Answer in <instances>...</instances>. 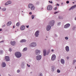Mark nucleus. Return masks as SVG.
<instances>
[{
	"label": "nucleus",
	"instance_id": "1",
	"mask_svg": "<svg viewBox=\"0 0 76 76\" xmlns=\"http://www.w3.org/2000/svg\"><path fill=\"white\" fill-rule=\"evenodd\" d=\"M15 54L17 58H20L22 56V54L19 52H17Z\"/></svg>",
	"mask_w": 76,
	"mask_h": 76
},
{
	"label": "nucleus",
	"instance_id": "2",
	"mask_svg": "<svg viewBox=\"0 0 76 76\" xmlns=\"http://www.w3.org/2000/svg\"><path fill=\"white\" fill-rule=\"evenodd\" d=\"M55 23V21L54 20H52L50 21L48 23V25H50L51 26H53L54 25V23Z\"/></svg>",
	"mask_w": 76,
	"mask_h": 76
},
{
	"label": "nucleus",
	"instance_id": "3",
	"mask_svg": "<svg viewBox=\"0 0 76 76\" xmlns=\"http://www.w3.org/2000/svg\"><path fill=\"white\" fill-rule=\"evenodd\" d=\"M35 53L36 55H39L41 53V50L37 49L35 50Z\"/></svg>",
	"mask_w": 76,
	"mask_h": 76
},
{
	"label": "nucleus",
	"instance_id": "4",
	"mask_svg": "<svg viewBox=\"0 0 76 76\" xmlns=\"http://www.w3.org/2000/svg\"><path fill=\"white\" fill-rule=\"evenodd\" d=\"M42 58V56L41 55H38L36 56V58L37 60L38 61H39V60H41V59Z\"/></svg>",
	"mask_w": 76,
	"mask_h": 76
},
{
	"label": "nucleus",
	"instance_id": "5",
	"mask_svg": "<svg viewBox=\"0 0 76 76\" xmlns=\"http://www.w3.org/2000/svg\"><path fill=\"white\" fill-rule=\"evenodd\" d=\"M52 9H53V6L51 5H48V6L47 9L49 11H51L52 10Z\"/></svg>",
	"mask_w": 76,
	"mask_h": 76
},
{
	"label": "nucleus",
	"instance_id": "6",
	"mask_svg": "<svg viewBox=\"0 0 76 76\" xmlns=\"http://www.w3.org/2000/svg\"><path fill=\"white\" fill-rule=\"evenodd\" d=\"M39 30H37L35 32L34 35L36 37H38L39 35Z\"/></svg>",
	"mask_w": 76,
	"mask_h": 76
},
{
	"label": "nucleus",
	"instance_id": "7",
	"mask_svg": "<svg viewBox=\"0 0 76 76\" xmlns=\"http://www.w3.org/2000/svg\"><path fill=\"white\" fill-rule=\"evenodd\" d=\"M30 45L31 47H35L37 46V43H36L33 42V43H31L30 44Z\"/></svg>",
	"mask_w": 76,
	"mask_h": 76
},
{
	"label": "nucleus",
	"instance_id": "8",
	"mask_svg": "<svg viewBox=\"0 0 76 76\" xmlns=\"http://www.w3.org/2000/svg\"><path fill=\"white\" fill-rule=\"evenodd\" d=\"M56 58V55H53L51 57V60L52 61H54V60H55Z\"/></svg>",
	"mask_w": 76,
	"mask_h": 76
},
{
	"label": "nucleus",
	"instance_id": "9",
	"mask_svg": "<svg viewBox=\"0 0 76 76\" xmlns=\"http://www.w3.org/2000/svg\"><path fill=\"white\" fill-rule=\"evenodd\" d=\"M51 27L49 25H48L46 27V29L47 31H49L51 29Z\"/></svg>",
	"mask_w": 76,
	"mask_h": 76
},
{
	"label": "nucleus",
	"instance_id": "10",
	"mask_svg": "<svg viewBox=\"0 0 76 76\" xmlns=\"http://www.w3.org/2000/svg\"><path fill=\"white\" fill-rule=\"evenodd\" d=\"M70 26V24H66L64 26V28H69Z\"/></svg>",
	"mask_w": 76,
	"mask_h": 76
},
{
	"label": "nucleus",
	"instance_id": "11",
	"mask_svg": "<svg viewBox=\"0 0 76 76\" xmlns=\"http://www.w3.org/2000/svg\"><path fill=\"white\" fill-rule=\"evenodd\" d=\"M12 3V1H8L7 2H6L5 4V6H7V5H9V4H10Z\"/></svg>",
	"mask_w": 76,
	"mask_h": 76
},
{
	"label": "nucleus",
	"instance_id": "12",
	"mask_svg": "<svg viewBox=\"0 0 76 76\" xmlns=\"http://www.w3.org/2000/svg\"><path fill=\"white\" fill-rule=\"evenodd\" d=\"M5 59L7 61H10V58L9 56H6L5 57Z\"/></svg>",
	"mask_w": 76,
	"mask_h": 76
},
{
	"label": "nucleus",
	"instance_id": "13",
	"mask_svg": "<svg viewBox=\"0 0 76 76\" xmlns=\"http://www.w3.org/2000/svg\"><path fill=\"white\" fill-rule=\"evenodd\" d=\"M11 44L12 45V46H15V44H16V42L15 41H11L10 42Z\"/></svg>",
	"mask_w": 76,
	"mask_h": 76
},
{
	"label": "nucleus",
	"instance_id": "14",
	"mask_svg": "<svg viewBox=\"0 0 76 76\" xmlns=\"http://www.w3.org/2000/svg\"><path fill=\"white\" fill-rule=\"evenodd\" d=\"M76 7V5H75L72 6L69 9V10L70 11L71 10H72V9H74Z\"/></svg>",
	"mask_w": 76,
	"mask_h": 76
},
{
	"label": "nucleus",
	"instance_id": "15",
	"mask_svg": "<svg viewBox=\"0 0 76 76\" xmlns=\"http://www.w3.org/2000/svg\"><path fill=\"white\" fill-rule=\"evenodd\" d=\"M65 50L67 51V52H69V47L68 46H66L65 48Z\"/></svg>",
	"mask_w": 76,
	"mask_h": 76
},
{
	"label": "nucleus",
	"instance_id": "16",
	"mask_svg": "<svg viewBox=\"0 0 76 76\" xmlns=\"http://www.w3.org/2000/svg\"><path fill=\"white\" fill-rule=\"evenodd\" d=\"M26 39H22L20 40V43H23V42H26Z\"/></svg>",
	"mask_w": 76,
	"mask_h": 76
},
{
	"label": "nucleus",
	"instance_id": "17",
	"mask_svg": "<svg viewBox=\"0 0 76 76\" xmlns=\"http://www.w3.org/2000/svg\"><path fill=\"white\" fill-rule=\"evenodd\" d=\"M1 66L2 67H5L6 66V63H5V62H3Z\"/></svg>",
	"mask_w": 76,
	"mask_h": 76
},
{
	"label": "nucleus",
	"instance_id": "18",
	"mask_svg": "<svg viewBox=\"0 0 76 76\" xmlns=\"http://www.w3.org/2000/svg\"><path fill=\"white\" fill-rule=\"evenodd\" d=\"M25 26H22L20 27V29L21 31H23L25 29Z\"/></svg>",
	"mask_w": 76,
	"mask_h": 76
},
{
	"label": "nucleus",
	"instance_id": "19",
	"mask_svg": "<svg viewBox=\"0 0 76 76\" xmlns=\"http://www.w3.org/2000/svg\"><path fill=\"white\" fill-rule=\"evenodd\" d=\"M47 54V51L46 50H43V56H45Z\"/></svg>",
	"mask_w": 76,
	"mask_h": 76
},
{
	"label": "nucleus",
	"instance_id": "20",
	"mask_svg": "<svg viewBox=\"0 0 76 76\" xmlns=\"http://www.w3.org/2000/svg\"><path fill=\"white\" fill-rule=\"evenodd\" d=\"M62 64H64L65 63L64 60L63 59H61L60 60Z\"/></svg>",
	"mask_w": 76,
	"mask_h": 76
},
{
	"label": "nucleus",
	"instance_id": "21",
	"mask_svg": "<svg viewBox=\"0 0 76 76\" xmlns=\"http://www.w3.org/2000/svg\"><path fill=\"white\" fill-rule=\"evenodd\" d=\"M33 5H34L32 4H29L28 5V8H30V9H31Z\"/></svg>",
	"mask_w": 76,
	"mask_h": 76
},
{
	"label": "nucleus",
	"instance_id": "22",
	"mask_svg": "<svg viewBox=\"0 0 76 76\" xmlns=\"http://www.w3.org/2000/svg\"><path fill=\"white\" fill-rule=\"evenodd\" d=\"M11 24H12V22L11 21L8 22L7 23V26H10V25Z\"/></svg>",
	"mask_w": 76,
	"mask_h": 76
},
{
	"label": "nucleus",
	"instance_id": "23",
	"mask_svg": "<svg viewBox=\"0 0 76 76\" xmlns=\"http://www.w3.org/2000/svg\"><path fill=\"white\" fill-rule=\"evenodd\" d=\"M31 9V10H35V7L34 6V5H33Z\"/></svg>",
	"mask_w": 76,
	"mask_h": 76
},
{
	"label": "nucleus",
	"instance_id": "24",
	"mask_svg": "<svg viewBox=\"0 0 76 76\" xmlns=\"http://www.w3.org/2000/svg\"><path fill=\"white\" fill-rule=\"evenodd\" d=\"M27 50H28V48H25L23 49V51H27Z\"/></svg>",
	"mask_w": 76,
	"mask_h": 76
},
{
	"label": "nucleus",
	"instance_id": "25",
	"mask_svg": "<svg viewBox=\"0 0 76 76\" xmlns=\"http://www.w3.org/2000/svg\"><path fill=\"white\" fill-rule=\"evenodd\" d=\"M55 68V67H54V66H52V71H53H53H54Z\"/></svg>",
	"mask_w": 76,
	"mask_h": 76
},
{
	"label": "nucleus",
	"instance_id": "26",
	"mask_svg": "<svg viewBox=\"0 0 76 76\" xmlns=\"http://www.w3.org/2000/svg\"><path fill=\"white\" fill-rule=\"evenodd\" d=\"M50 50H48L47 52V53H46V55H48V54H49V53H50Z\"/></svg>",
	"mask_w": 76,
	"mask_h": 76
},
{
	"label": "nucleus",
	"instance_id": "27",
	"mask_svg": "<svg viewBox=\"0 0 76 76\" xmlns=\"http://www.w3.org/2000/svg\"><path fill=\"white\" fill-rule=\"evenodd\" d=\"M8 51H10V52H11V51H12V50L11 48H9Z\"/></svg>",
	"mask_w": 76,
	"mask_h": 76
},
{
	"label": "nucleus",
	"instance_id": "28",
	"mask_svg": "<svg viewBox=\"0 0 76 76\" xmlns=\"http://www.w3.org/2000/svg\"><path fill=\"white\" fill-rule=\"evenodd\" d=\"M16 25L17 26H19V22H18L16 23Z\"/></svg>",
	"mask_w": 76,
	"mask_h": 76
},
{
	"label": "nucleus",
	"instance_id": "29",
	"mask_svg": "<svg viewBox=\"0 0 76 76\" xmlns=\"http://www.w3.org/2000/svg\"><path fill=\"white\" fill-rule=\"evenodd\" d=\"M35 16L34 15H32V16H31V19H34V17H35Z\"/></svg>",
	"mask_w": 76,
	"mask_h": 76
},
{
	"label": "nucleus",
	"instance_id": "30",
	"mask_svg": "<svg viewBox=\"0 0 76 76\" xmlns=\"http://www.w3.org/2000/svg\"><path fill=\"white\" fill-rule=\"evenodd\" d=\"M39 76H43L42 73H40L39 74Z\"/></svg>",
	"mask_w": 76,
	"mask_h": 76
},
{
	"label": "nucleus",
	"instance_id": "31",
	"mask_svg": "<svg viewBox=\"0 0 76 76\" xmlns=\"http://www.w3.org/2000/svg\"><path fill=\"white\" fill-rule=\"evenodd\" d=\"M57 10V7H55L54 8V10Z\"/></svg>",
	"mask_w": 76,
	"mask_h": 76
},
{
	"label": "nucleus",
	"instance_id": "32",
	"mask_svg": "<svg viewBox=\"0 0 76 76\" xmlns=\"http://www.w3.org/2000/svg\"><path fill=\"white\" fill-rule=\"evenodd\" d=\"M59 19H63V17H62L59 16Z\"/></svg>",
	"mask_w": 76,
	"mask_h": 76
},
{
	"label": "nucleus",
	"instance_id": "33",
	"mask_svg": "<svg viewBox=\"0 0 76 76\" xmlns=\"http://www.w3.org/2000/svg\"><path fill=\"white\" fill-rule=\"evenodd\" d=\"M6 8H3L2 9V11H6Z\"/></svg>",
	"mask_w": 76,
	"mask_h": 76
},
{
	"label": "nucleus",
	"instance_id": "34",
	"mask_svg": "<svg viewBox=\"0 0 76 76\" xmlns=\"http://www.w3.org/2000/svg\"><path fill=\"white\" fill-rule=\"evenodd\" d=\"M0 54H3V50H0Z\"/></svg>",
	"mask_w": 76,
	"mask_h": 76
},
{
	"label": "nucleus",
	"instance_id": "35",
	"mask_svg": "<svg viewBox=\"0 0 76 76\" xmlns=\"http://www.w3.org/2000/svg\"><path fill=\"white\" fill-rule=\"evenodd\" d=\"M20 70L19 69H18L17 71V73H20Z\"/></svg>",
	"mask_w": 76,
	"mask_h": 76
},
{
	"label": "nucleus",
	"instance_id": "36",
	"mask_svg": "<svg viewBox=\"0 0 76 76\" xmlns=\"http://www.w3.org/2000/svg\"><path fill=\"white\" fill-rule=\"evenodd\" d=\"M76 60H73V64H75V63H76Z\"/></svg>",
	"mask_w": 76,
	"mask_h": 76
},
{
	"label": "nucleus",
	"instance_id": "37",
	"mask_svg": "<svg viewBox=\"0 0 76 76\" xmlns=\"http://www.w3.org/2000/svg\"><path fill=\"white\" fill-rule=\"evenodd\" d=\"M76 29V27L74 26L72 28V30H75Z\"/></svg>",
	"mask_w": 76,
	"mask_h": 76
},
{
	"label": "nucleus",
	"instance_id": "38",
	"mask_svg": "<svg viewBox=\"0 0 76 76\" xmlns=\"http://www.w3.org/2000/svg\"><path fill=\"white\" fill-rule=\"evenodd\" d=\"M57 73H60V70L58 69L57 70Z\"/></svg>",
	"mask_w": 76,
	"mask_h": 76
},
{
	"label": "nucleus",
	"instance_id": "39",
	"mask_svg": "<svg viewBox=\"0 0 76 76\" xmlns=\"http://www.w3.org/2000/svg\"><path fill=\"white\" fill-rule=\"evenodd\" d=\"M65 39H69V38L68 37H65Z\"/></svg>",
	"mask_w": 76,
	"mask_h": 76
},
{
	"label": "nucleus",
	"instance_id": "40",
	"mask_svg": "<svg viewBox=\"0 0 76 76\" xmlns=\"http://www.w3.org/2000/svg\"><path fill=\"white\" fill-rule=\"evenodd\" d=\"M37 5H38L39 4V2H37L36 3Z\"/></svg>",
	"mask_w": 76,
	"mask_h": 76
},
{
	"label": "nucleus",
	"instance_id": "41",
	"mask_svg": "<svg viewBox=\"0 0 76 76\" xmlns=\"http://www.w3.org/2000/svg\"><path fill=\"white\" fill-rule=\"evenodd\" d=\"M49 3H51V4H53V2L52 1H48Z\"/></svg>",
	"mask_w": 76,
	"mask_h": 76
},
{
	"label": "nucleus",
	"instance_id": "42",
	"mask_svg": "<svg viewBox=\"0 0 76 76\" xmlns=\"http://www.w3.org/2000/svg\"><path fill=\"white\" fill-rule=\"evenodd\" d=\"M66 3H67V4H69V1H66Z\"/></svg>",
	"mask_w": 76,
	"mask_h": 76
},
{
	"label": "nucleus",
	"instance_id": "43",
	"mask_svg": "<svg viewBox=\"0 0 76 76\" xmlns=\"http://www.w3.org/2000/svg\"><path fill=\"white\" fill-rule=\"evenodd\" d=\"M61 24V22H59V23H58V25H60V24Z\"/></svg>",
	"mask_w": 76,
	"mask_h": 76
},
{
	"label": "nucleus",
	"instance_id": "44",
	"mask_svg": "<svg viewBox=\"0 0 76 76\" xmlns=\"http://www.w3.org/2000/svg\"><path fill=\"white\" fill-rule=\"evenodd\" d=\"M59 12L58 11V12H55L54 13V14H57V13H58Z\"/></svg>",
	"mask_w": 76,
	"mask_h": 76
},
{
	"label": "nucleus",
	"instance_id": "45",
	"mask_svg": "<svg viewBox=\"0 0 76 76\" xmlns=\"http://www.w3.org/2000/svg\"><path fill=\"white\" fill-rule=\"evenodd\" d=\"M56 6H60V5L58 4H56Z\"/></svg>",
	"mask_w": 76,
	"mask_h": 76
},
{
	"label": "nucleus",
	"instance_id": "46",
	"mask_svg": "<svg viewBox=\"0 0 76 76\" xmlns=\"http://www.w3.org/2000/svg\"><path fill=\"white\" fill-rule=\"evenodd\" d=\"M66 59H67V60H69V57L68 56L67 57Z\"/></svg>",
	"mask_w": 76,
	"mask_h": 76
},
{
	"label": "nucleus",
	"instance_id": "47",
	"mask_svg": "<svg viewBox=\"0 0 76 76\" xmlns=\"http://www.w3.org/2000/svg\"><path fill=\"white\" fill-rule=\"evenodd\" d=\"M2 27H5L6 26V25L4 24L2 26Z\"/></svg>",
	"mask_w": 76,
	"mask_h": 76
},
{
	"label": "nucleus",
	"instance_id": "48",
	"mask_svg": "<svg viewBox=\"0 0 76 76\" xmlns=\"http://www.w3.org/2000/svg\"><path fill=\"white\" fill-rule=\"evenodd\" d=\"M55 35L56 37H58V36H57V35L56 34H55Z\"/></svg>",
	"mask_w": 76,
	"mask_h": 76
},
{
	"label": "nucleus",
	"instance_id": "49",
	"mask_svg": "<svg viewBox=\"0 0 76 76\" xmlns=\"http://www.w3.org/2000/svg\"><path fill=\"white\" fill-rule=\"evenodd\" d=\"M29 15H32V12H30L29 13Z\"/></svg>",
	"mask_w": 76,
	"mask_h": 76
},
{
	"label": "nucleus",
	"instance_id": "50",
	"mask_svg": "<svg viewBox=\"0 0 76 76\" xmlns=\"http://www.w3.org/2000/svg\"><path fill=\"white\" fill-rule=\"evenodd\" d=\"M26 28H29V25L26 26Z\"/></svg>",
	"mask_w": 76,
	"mask_h": 76
},
{
	"label": "nucleus",
	"instance_id": "51",
	"mask_svg": "<svg viewBox=\"0 0 76 76\" xmlns=\"http://www.w3.org/2000/svg\"><path fill=\"white\" fill-rule=\"evenodd\" d=\"M54 50L53 49H52V50H51V51H52V52H54Z\"/></svg>",
	"mask_w": 76,
	"mask_h": 76
},
{
	"label": "nucleus",
	"instance_id": "52",
	"mask_svg": "<svg viewBox=\"0 0 76 76\" xmlns=\"http://www.w3.org/2000/svg\"><path fill=\"white\" fill-rule=\"evenodd\" d=\"M24 64H24V63H23L22 64V65H23V66H24Z\"/></svg>",
	"mask_w": 76,
	"mask_h": 76
},
{
	"label": "nucleus",
	"instance_id": "53",
	"mask_svg": "<svg viewBox=\"0 0 76 76\" xmlns=\"http://www.w3.org/2000/svg\"><path fill=\"white\" fill-rule=\"evenodd\" d=\"M4 42V40H2V41L0 42V43L1 42Z\"/></svg>",
	"mask_w": 76,
	"mask_h": 76
},
{
	"label": "nucleus",
	"instance_id": "54",
	"mask_svg": "<svg viewBox=\"0 0 76 76\" xmlns=\"http://www.w3.org/2000/svg\"><path fill=\"white\" fill-rule=\"evenodd\" d=\"M75 20H76V16L75 18Z\"/></svg>",
	"mask_w": 76,
	"mask_h": 76
},
{
	"label": "nucleus",
	"instance_id": "55",
	"mask_svg": "<svg viewBox=\"0 0 76 76\" xmlns=\"http://www.w3.org/2000/svg\"><path fill=\"white\" fill-rule=\"evenodd\" d=\"M1 31H2V29H0V32Z\"/></svg>",
	"mask_w": 76,
	"mask_h": 76
},
{
	"label": "nucleus",
	"instance_id": "56",
	"mask_svg": "<svg viewBox=\"0 0 76 76\" xmlns=\"http://www.w3.org/2000/svg\"><path fill=\"white\" fill-rule=\"evenodd\" d=\"M9 76H11V75L9 74H8Z\"/></svg>",
	"mask_w": 76,
	"mask_h": 76
},
{
	"label": "nucleus",
	"instance_id": "57",
	"mask_svg": "<svg viewBox=\"0 0 76 76\" xmlns=\"http://www.w3.org/2000/svg\"><path fill=\"white\" fill-rule=\"evenodd\" d=\"M15 26H13V28H15Z\"/></svg>",
	"mask_w": 76,
	"mask_h": 76
},
{
	"label": "nucleus",
	"instance_id": "58",
	"mask_svg": "<svg viewBox=\"0 0 76 76\" xmlns=\"http://www.w3.org/2000/svg\"><path fill=\"white\" fill-rule=\"evenodd\" d=\"M28 67H30V65H28Z\"/></svg>",
	"mask_w": 76,
	"mask_h": 76
},
{
	"label": "nucleus",
	"instance_id": "59",
	"mask_svg": "<svg viewBox=\"0 0 76 76\" xmlns=\"http://www.w3.org/2000/svg\"><path fill=\"white\" fill-rule=\"evenodd\" d=\"M72 3H73V4H74L75 3V2H72Z\"/></svg>",
	"mask_w": 76,
	"mask_h": 76
},
{
	"label": "nucleus",
	"instance_id": "60",
	"mask_svg": "<svg viewBox=\"0 0 76 76\" xmlns=\"http://www.w3.org/2000/svg\"><path fill=\"white\" fill-rule=\"evenodd\" d=\"M27 66H29V65H28V64H27Z\"/></svg>",
	"mask_w": 76,
	"mask_h": 76
},
{
	"label": "nucleus",
	"instance_id": "61",
	"mask_svg": "<svg viewBox=\"0 0 76 76\" xmlns=\"http://www.w3.org/2000/svg\"><path fill=\"white\" fill-rule=\"evenodd\" d=\"M22 68L23 69V68H24V67H22Z\"/></svg>",
	"mask_w": 76,
	"mask_h": 76
},
{
	"label": "nucleus",
	"instance_id": "62",
	"mask_svg": "<svg viewBox=\"0 0 76 76\" xmlns=\"http://www.w3.org/2000/svg\"><path fill=\"white\" fill-rule=\"evenodd\" d=\"M32 73V72H30V73Z\"/></svg>",
	"mask_w": 76,
	"mask_h": 76
},
{
	"label": "nucleus",
	"instance_id": "63",
	"mask_svg": "<svg viewBox=\"0 0 76 76\" xmlns=\"http://www.w3.org/2000/svg\"><path fill=\"white\" fill-rule=\"evenodd\" d=\"M0 76H1V74H0Z\"/></svg>",
	"mask_w": 76,
	"mask_h": 76
},
{
	"label": "nucleus",
	"instance_id": "64",
	"mask_svg": "<svg viewBox=\"0 0 76 76\" xmlns=\"http://www.w3.org/2000/svg\"><path fill=\"white\" fill-rule=\"evenodd\" d=\"M63 3H61V4H63Z\"/></svg>",
	"mask_w": 76,
	"mask_h": 76
}]
</instances>
